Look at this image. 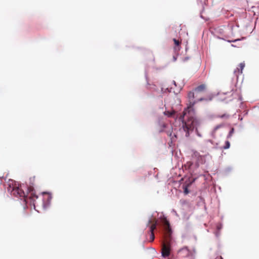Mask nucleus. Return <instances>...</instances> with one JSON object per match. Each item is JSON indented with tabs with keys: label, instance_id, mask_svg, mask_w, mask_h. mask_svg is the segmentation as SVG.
<instances>
[{
	"label": "nucleus",
	"instance_id": "nucleus-1",
	"mask_svg": "<svg viewBox=\"0 0 259 259\" xmlns=\"http://www.w3.org/2000/svg\"><path fill=\"white\" fill-rule=\"evenodd\" d=\"M206 90V85L202 84L196 87L193 91L189 92L188 94L189 105L183 111V115L180 118L183 120L182 128L186 132L185 136H189V132L192 131L194 128H197L200 124V120L194 117V105L199 101L204 100L202 98H197L198 94L203 92Z\"/></svg>",
	"mask_w": 259,
	"mask_h": 259
},
{
	"label": "nucleus",
	"instance_id": "nucleus-2",
	"mask_svg": "<svg viewBox=\"0 0 259 259\" xmlns=\"http://www.w3.org/2000/svg\"><path fill=\"white\" fill-rule=\"evenodd\" d=\"M162 222L164 227V233L163 235L164 240L162 244L161 253L162 256L165 257L170 255L172 231L169 223L166 218H163Z\"/></svg>",
	"mask_w": 259,
	"mask_h": 259
},
{
	"label": "nucleus",
	"instance_id": "nucleus-3",
	"mask_svg": "<svg viewBox=\"0 0 259 259\" xmlns=\"http://www.w3.org/2000/svg\"><path fill=\"white\" fill-rule=\"evenodd\" d=\"M8 185V191L11 192L12 195L23 198L25 196V193L20 187L17 186L15 181L9 180Z\"/></svg>",
	"mask_w": 259,
	"mask_h": 259
},
{
	"label": "nucleus",
	"instance_id": "nucleus-4",
	"mask_svg": "<svg viewBox=\"0 0 259 259\" xmlns=\"http://www.w3.org/2000/svg\"><path fill=\"white\" fill-rule=\"evenodd\" d=\"M157 221L155 219L153 220H149L148 222L147 226H149L150 224H152L150 226V237H149V241L153 242L154 240L155 236L154 234V230L156 229L157 226Z\"/></svg>",
	"mask_w": 259,
	"mask_h": 259
},
{
	"label": "nucleus",
	"instance_id": "nucleus-5",
	"mask_svg": "<svg viewBox=\"0 0 259 259\" xmlns=\"http://www.w3.org/2000/svg\"><path fill=\"white\" fill-rule=\"evenodd\" d=\"M28 192L27 194H25V196L24 197V201H26V199L29 198L32 201H33V205H35V200L38 198V196L36 195L34 192L33 188L31 186L29 187L28 189Z\"/></svg>",
	"mask_w": 259,
	"mask_h": 259
},
{
	"label": "nucleus",
	"instance_id": "nucleus-6",
	"mask_svg": "<svg viewBox=\"0 0 259 259\" xmlns=\"http://www.w3.org/2000/svg\"><path fill=\"white\" fill-rule=\"evenodd\" d=\"M178 254L182 257H186L190 255L191 251L187 247H184L178 251Z\"/></svg>",
	"mask_w": 259,
	"mask_h": 259
},
{
	"label": "nucleus",
	"instance_id": "nucleus-7",
	"mask_svg": "<svg viewBox=\"0 0 259 259\" xmlns=\"http://www.w3.org/2000/svg\"><path fill=\"white\" fill-rule=\"evenodd\" d=\"M245 65V63L244 62H242L239 64V68H237L235 69L234 73L237 77L240 74L242 73V70L244 69Z\"/></svg>",
	"mask_w": 259,
	"mask_h": 259
},
{
	"label": "nucleus",
	"instance_id": "nucleus-8",
	"mask_svg": "<svg viewBox=\"0 0 259 259\" xmlns=\"http://www.w3.org/2000/svg\"><path fill=\"white\" fill-rule=\"evenodd\" d=\"M173 41L174 42L175 46L174 47V49L175 52H178L180 50L181 47V40L179 39H176V38L173 39Z\"/></svg>",
	"mask_w": 259,
	"mask_h": 259
},
{
	"label": "nucleus",
	"instance_id": "nucleus-9",
	"mask_svg": "<svg viewBox=\"0 0 259 259\" xmlns=\"http://www.w3.org/2000/svg\"><path fill=\"white\" fill-rule=\"evenodd\" d=\"M163 127L164 128H167L168 129L167 131H166L165 132L167 133V135L171 137V139L172 138V132L171 131V130L172 129V127L171 125H168L165 124H164L163 125Z\"/></svg>",
	"mask_w": 259,
	"mask_h": 259
},
{
	"label": "nucleus",
	"instance_id": "nucleus-10",
	"mask_svg": "<svg viewBox=\"0 0 259 259\" xmlns=\"http://www.w3.org/2000/svg\"><path fill=\"white\" fill-rule=\"evenodd\" d=\"M164 114L168 117H174L175 111L174 110L171 111H165L164 112Z\"/></svg>",
	"mask_w": 259,
	"mask_h": 259
},
{
	"label": "nucleus",
	"instance_id": "nucleus-11",
	"mask_svg": "<svg viewBox=\"0 0 259 259\" xmlns=\"http://www.w3.org/2000/svg\"><path fill=\"white\" fill-rule=\"evenodd\" d=\"M191 184H192V183H189L188 184H187L186 185H185L183 186L184 193L185 195H187L189 193V191L188 190V187L190 186Z\"/></svg>",
	"mask_w": 259,
	"mask_h": 259
},
{
	"label": "nucleus",
	"instance_id": "nucleus-12",
	"mask_svg": "<svg viewBox=\"0 0 259 259\" xmlns=\"http://www.w3.org/2000/svg\"><path fill=\"white\" fill-rule=\"evenodd\" d=\"M234 128H232L229 133V134L227 136V138L228 139H230L231 138V137L232 136L233 134H234Z\"/></svg>",
	"mask_w": 259,
	"mask_h": 259
},
{
	"label": "nucleus",
	"instance_id": "nucleus-13",
	"mask_svg": "<svg viewBox=\"0 0 259 259\" xmlns=\"http://www.w3.org/2000/svg\"><path fill=\"white\" fill-rule=\"evenodd\" d=\"M230 144L229 141H227L225 142V145L223 146V149H227L230 148Z\"/></svg>",
	"mask_w": 259,
	"mask_h": 259
},
{
	"label": "nucleus",
	"instance_id": "nucleus-14",
	"mask_svg": "<svg viewBox=\"0 0 259 259\" xmlns=\"http://www.w3.org/2000/svg\"><path fill=\"white\" fill-rule=\"evenodd\" d=\"M218 117H219L220 118H225V117H228V115H226V114H224L222 115L218 116Z\"/></svg>",
	"mask_w": 259,
	"mask_h": 259
},
{
	"label": "nucleus",
	"instance_id": "nucleus-15",
	"mask_svg": "<svg viewBox=\"0 0 259 259\" xmlns=\"http://www.w3.org/2000/svg\"><path fill=\"white\" fill-rule=\"evenodd\" d=\"M222 126V125L220 124V125H217L214 128V131H217V130H218L219 128H220Z\"/></svg>",
	"mask_w": 259,
	"mask_h": 259
},
{
	"label": "nucleus",
	"instance_id": "nucleus-16",
	"mask_svg": "<svg viewBox=\"0 0 259 259\" xmlns=\"http://www.w3.org/2000/svg\"><path fill=\"white\" fill-rule=\"evenodd\" d=\"M194 156H196H196H200L198 152H195V153H194Z\"/></svg>",
	"mask_w": 259,
	"mask_h": 259
},
{
	"label": "nucleus",
	"instance_id": "nucleus-17",
	"mask_svg": "<svg viewBox=\"0 0 259 259\" xmlns=\"http://www.w3.org/2000/svg\"><path fill=\"white\" fill-rule=\"evenodd\" d=\"M173 82H174L175 85H176L175 81H173Z\"/></svg>",
	"mask_w": 259,
	"mask_h": 259
},
{
	"label": "nucleus",
	"instance_id": "nucleus-18",
	"mask_svg": "<svg viewBox=\"0 0 259 259\" xmlns=\"http://www.w3.org/2000/svg\"><path fill=\"white\" fill-rule=\"evenodd\" d=\"M31 179H32V178H30V180H31ZM32 179H33L32 180L33 181V180H34V177H33V178H32Z\"/></svg>",
	"mask_w": 259,
	"mask_h": 259
}]
</instances>
